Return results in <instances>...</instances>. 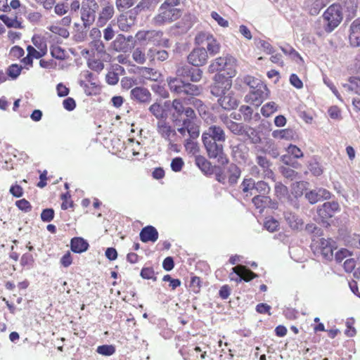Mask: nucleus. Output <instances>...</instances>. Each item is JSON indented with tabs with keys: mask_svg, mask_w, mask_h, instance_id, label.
I'll return each mask as SVG.
<instances>
[{
	"mask_svg": "<svg viewBox=\"0 0 360 360\" xmlns=\"http://www.w3.org/2000/svg\"><path fill=\"white\" fill-rule=\"evenodd\" d=\"M284 219L290 228L292 230H301L304 226V221L297 214L286 211L283 213Z\"/></svg>",
	"mask_w": 360,
	"mask_h": 360,
	"instance_id": "18",
	"label": "nucleus"
},
{
	"mask_svg": "<svg viewBox=\"0 0 360 360\" xmlns=\"http://www.w3.org/2000/svg\"><path fill=\"white\" fill-rule=\"evenodd\" d=\"M269 91L264 83H259V86H255L250 90L248 94L245 97L247 103H250L255 106H259L263 101L267 98Z\"/></svg>",
	"mask_w": 360,
	"mask_h": 360,
	"instance_id": "7",
	"label": "nucleus"
},
{
	"mask_svg": "<svg viewBox=\"0 0 360 360\" xmlns=\"http://www.w3.org/2000/svg\"><path fill=\"white\" fill-rule=\"evenodd\" d=\"M270 202L269 197L266 195H257L252 198V203L256 208L262 210Z\"/></svg>",
	"mask_w": 360,
	"mask_h": 360,
	"instance_id": "37",
	"label": "nucleus"
},
{
	"mask_svg": "<svg viewBox=\"0 0 360 360\" xmlns=\"http://www.w3.org/2000/svg\"><path fill=\"white\" fill-rule=\"evenodd\" d=\"M71 250L75 253H82L88 250L89 243L86 240L80 237H75L70 242Z\"/></svg>",
	"mask_w": 360,
	"mask_h": 360,
	"instance_id": "24",
	"label": "nucleus"
},
{
	"mask_svg": "<svg viewBox=\"0 0 360 360\" xmlns=\"http://www.w3.org/2000/svg\"><path fill=\"white\" fill-rule=\"evenodd\" d=\"M256 162L263 169L266 176H269L274 174L273 172L270 169L271 163L266 157L257 155Z\"/></svg>",
	"mask_w": 360,
	"mask_h": 360,
	"instance_id": "33",
	"label": "nucleus"
},
{
	"mask_svg": "<svg viewBox=\"0 0 360 360\" xmlns=\"http://www.w3.org/2000/svg\"><path fill=\"white\" fill-rule=\"evenodd\" d=\"M98 4L95 0H84L82 2L81 19L85 28H89L95 21Z\"/></svg>",
	"mask_w": 360,
	"mask_h": 360,
	"instance_id": "5",
	"label": "nucleus"
},
{
	"mask_svg": "<svg viewBox=\"0 0 360 360\" xmlns=\"http://www.w3.org/2000/svg\"><path fill=\"white\" fill-rule=\"evenodd\" d=\"M318 194L319 193L317 192V190L314 189L309 192H307L305 193V198L311 204H314L321 200Z\"/></svg>",
	"mask_w": 360,
	"mask_h": 360,
	"instance_id": "61",
	"label": "nucleus"
},
{
	"mask_svg": "<svg viewBox=\"0 0 360 360\" xmlns=\"http://www.w3.org/2000/svg\"><path fill=\"white\" fill-rule=\"evenodd\" d=\"M15 205L19 210H20L25 212H30L32 208L30 202L24 198L17 200L15 202Z\"/></svg>",
	"mask_w": 360,
	"mask_h": 360,
	"instance_id": "54",
	"label": "nucleus"
},
{
	"mask_svg": "<svg viewBox=\"0 0 360 360\" xmlns=\"http://www.w3.org/2000/svg\"><path fill=\"white\" fill-rule=\"evenodd\" d=\"M195 41L198 44L206 43V51L212 56H214L220 51V43L209 32H201L198 33L195 36Z\"/></svg>",
	"mask_w": 360,
	"mask_h": 360,
	"instance_id": "8",
	"label": "nucleus"
},
{
	"mask_svg": "<svg viewBox=\"0 0 360 360\" xmlns=\"http://www.w3.org/2000/svg\"><path fill=\"white\" fill-rule=\"evenodd\" d=\"M202 71L199 68H192L190 79L193 82H198L202 79Z\"/></svg>",
	"mask_w": 360,
	"mask_h": 360,
	"instance_id": "62",
	"label": "nucleus"
},
{
	"mask_svg": "<svg viewBox=\"0 0 360 360\" xmlns=\"http://www.w3.org/2000/svg\"><path fill=\"white\" fill-rule=\"evenodd\" d=\"M275 192L278 198H281L288 194V188L285 186L281 183L276 184L275 186Z\"/></svg>",
	"mask_w": 360,
	"mask_h": 360,
	"instance_id": "64",
	"label": "nucleus"
},
{
	"mask_svg": "<svg viewBox=\"0 0 360 360\" xmlns=\"http://www.w3.org/2000/svg\"><path fill=\"white\" fill-rule=\"evenodd\" d=\"M232 270H240L241 276H243V281L246 282H248L256 277V274L246 268L245 266L238 265L232 268Z\"/></svg>",
	"mask_w": 360,
	"mask_h": 360,
	"instance_id": "36",
	"label": "nucleus"
},
{
	"mask_svg": "<svg viewBox=\"0 0 360 360\" xmlns=\"http://www.w3.org/2000/svg\"><path fill=\"white\" fill-rule=\"evenodd\" d=\"M264 228L270 232H274L277 230L279 223L277 220L271 218L266 219L264 222Z\"/></svg>",
	"mask_w": 360,
	"mask_h": 360,
	"instance_id": "57",
	"label": "nucleus"
},
{
	"mask_svg": "<svg viewBox=\"0 0 360 360\" xmlns=\"http://www.w3.org/2000/svg\"><path fill=\"white\" fill-rule=\"evenodd\" d=\"M295 135V131L291 129L275 130L272 132V136L275 139L291 140Z\"/></svg>",
	"mask_w": 360,
	"mask_h": 360,
	"instance_id": "28",
	"label": "nucleus"
},
{
	"mask_svg": "<svg viewBox=\"0 0 360 360\" xmlns=\"http://www.w3.org/2000/svg\"><path fill=\"white\" fill-rule=\"evenodd\" d=\"M91 51L100 58H104L107 55L105 46L101 39L92 40L89 43Z\"/></svg>",
	"mask_w": 360,
	"mask_h": 360,
	"instance_id": "23",
	"label": "nucleus"
},
{
	"mask_svg": "<svg viewBox=\"0 0 360 360\" xmlns=\"http://www.w3.org/2000/svg\"><path fill=\"white\" fill-rule=\"evenodd\" d=\"M308 168L311 173L315 176H319L323 173V169L321 165L316 160L310 161L308 165Z\"/></svg>",
	"mask_w": 360,
	"mask_h": 360,
	"instance_id": "43",
	"label": "nucleus"
},
{
	"mask_svg": "<svg viewBox=\"0 0 360 360\" xmlns=\"http://www.w3.org/2000/svg\"><path fill=\"white\" fill-rule=\"evenodd\" d=\"M163 32L156 30H148V39L146 43H152L154 45H160Z\"/></svg>",
	"mask_w": 360,
	"mask_h": 360,
	"instance_id": "35",
	"label": "nucleus"
},
{
	"mask_svg": "<svg viewBox=\"0 0 360 360\" xmlns=\"http://www.w3.org/2000/svg\"><path fill=\"white\" fill-rule=\"evenodd\" d=\"M218 103L226 110H231L238 107L239 101L236 94L229 89L226 94L218 98Z\"/></svg>",
	"mask_w": 360,
	"mask_h": 360,
	"instance_id": "12",
	"label": "nucleus"
},
{
	"mask_svg": "<svg viewBox=\"0 0 360 360\" xmlns=\"http://www.w3.org/2000/svg\"><path fill=\"white\" fill-rule=\"evenodd\" d=\"M335 244L334 240L330 238H321L316 242L313 240L311 248L315 255H321L326 260H331L333 257Z\"/></svg>",
	"mask_w": 360,
	"mask_h": 360,
	"instance_id": "4",
	"label": "nucleus"
},
{
	"mask_svg": "<svg viewBox=\"0 0 360 360\" xmlns=\"http://www.w3.org/2000/svg\"><path fill=\"white\" fill-rule=\"evenodd\" d=\"M52 57L58 60H63L65 58V52L63 49L58 45H52L50 48Z\"/></svg>",
	"mask_w": 360,
	"mask_h": 360,
	"instance_id": "42",
	"label": "nucleus"
},
{
	"mask_svg": "<svg viewBox=\"0 0 360 360\" xmlns=\"http://www.w3.org/2000/svg\"><path fill=\"white\" fill-rule=\"evenodd\" d=\"M182 14L181 9L160 6L158 13L153 18V22L155 25L161 26L170 23L179 19Z\"/></svg>",
	"mask_w": 360,
	"mask_h": 360,
	"instance_id": "1",
	"label": "nucleus"
},
{
	"mask_svg": "<svg viewBox=\"0 0 360 360\" xmlns=\"http://www.w3.org/2000/svg\"><path fill=\"white\" fill-rule=\"evenodd\" d=\"M183 125L186 127L187 132L191 139H195L199 136V126L197 125L195 122H190L189 120H184Z\"/></svg>",
	"mask_w": 360,
	"mask_h": 360,
	"instance_id": "27",
	"label": "nucleus"
},
{
	"mask_svg": "<svg viewBox=\"0 0 360 360\" xmlns=\"http://www.w3.org/2000/svg\"><path fill=\"white\" fill-rule=\"evenodd\" d=\"M157 131L168 143H172V141H176L177 135L175 129L165 120H161L158 122Z\"/></svg>",
	"mask_w": 360,
	"mask_h": 360,
	"instance_id": "10",
	"label": "nucleus"
},
{
	"mask_svg": "<svg viewBox=\"0 0 360 360\" xmlns=\"http://www.w3.org/2000/svg\"><path fill=\"white\" fill-rule=\"evenodd\" d=\"M135 0H116V6L119 11L130 8L134 4Z\"/></svg>",
	"mask_w": 360,
	"mask_h": 360,
	"instance_id": "60",
	"label": "nucleus"
},
{
	"mask_svg": "<svg viewBox=\"0 0 360 360\" xmlns=\"http://www.w3.org/2000/svg\"><path fill=\"white\" fill-rule=\"evenodd\" d=\"M136 18L131 11L121 14L117 18L120 30L127 32L135 24Z\"/></svg>",
	"mask_w": 360,
	"mask_h": 360,
	"instance_id": "17",
	"label": "nucleus"
},
{
	"mask_svg": "<svg viewBox=\"0 0 360 360\" xmlns=\"http://www.w3.org/2000/svg\"><path fill=\"white\" fill-rule=\"evenodd\" d=\"M184 165V162L180 157H176L172 159L170 165L172 170L174 172H179L181 171Z\"/></svg>",
	"mask_w": 360,
	"mask_h": 360,
	"instance_id": "51",
	"label": "nucleus"
},
{
	"mask_svg": "<svg viewBox=\"0 0 360 360\" xmlns=\"http://www.w3.org/2000/svg\"><path fill=\"white\" fill-rule=\"evenodd\" d=\"M141 276L144 279H156L153 267H143L141 271Z\"/></svg>",
	"mask_w": 360,
	"mask_h": 360,
	"instance_id": "59",
	"label": "nucleus"
},
{
	"mask_svg": "<svg viewBox=\"0 0 360 360\" xmlns=\"http://www.w3.org/2000/svg\"><path fill=\"white\" fill-rule=\"evenodd\" d=\"M227 127L234 134H240L243 131V126L240 123H237L232 120H229L226 122Z\"/></svg>",
	"mask_w": 360,
	"mask_h": 360,
	"instance_id": "47",
	"label": "nucleus"
},
{
	"mask_svg": "<svg viewBox=\"0 0 360 360\" xmlns=\"http://www.w3.org/2000/svg\"><path fill=\"white\" fill-rule=\"evenodd\" d=\"M49 30L56 34H58L65 39L68 38L70 35L69 31L67 28L62 27L59 24L56 23L55 25H52L49 27Z\"/></svg>",
	"mask_w": 360,
	"mask_h": 360,
	"instance_id": "39",
	"label": "nucleus"
},
{
	"mask_svg": "<svg viewBox=\"0 0 360 360\" xmlns=\"http://www.w3.org/2000/svg\"><path fill=\"white\" fill-rule=\"evenodd\" d=\"M211 17L218 23V25L223 27H227L229 26V22L221 15H219L216 11L211 13Z\"/></svg>",
	"mask_w": 360,
	"mask_h": 360,
	"instance_id": "63",
	"label": "nucleus"
},
{
	"mask_svg": "<svg viewBox=\"0 0 360 360\" xmlns=\"http://www.w3.org/2000/svg\"><path fill=\"white\" fill-rule=\"evenodd\" d=\"M255 181L250 178V179H244L240 186L242 188L243 193H248L250 191V194L252 195V191L255 189Z\"/></svg>",
	"mask_w": 360,
	"mask_h": 360,
	"instance_id": "48",
	"label": "nucleus"
},
{
	"mask_svg": "<svg viewBox=\"0 0 360 360\" xmlns=\"http://www.w3.org/2000/svg\"><path fill=\"white\" fill-rule=\"evenodd\" d=\"M132 58L136 63L143 65L146 62L147 55L142 49L136 48L132 52Z\"/></svg>",
	"mask_w": 360,
	"mask_h": 360,
	"instance_id": "38",
	"label": "nucleus"
},
{
	"mask_svg": "<svg viewBox=\"0 0 360 360\" xmlns=\"http://www.w3.org/2000/svg\"><path fill=\"white\" fill-rule=\"evenodd\" d=\"M0 20L8 27L21 29L22 28V22L17 20V18H10L9 16L2 14L0 15Z\"/></svg>",
	"mask_w": 360,
	"mask_h": 360,
	"instance_id": "31",
	"label": "nucleus"
},
{
	"mask_svg": "<svg viewBox=\"0 0 360 360\" xmlns=\"http://www.w3.org/2000/svg\"><path fill=\"white\" fill-rule=\"evenodd\" d=\"M349 42L351 46L358 47L360 46V20L356 19L350 26Z\"/></svg>",
	"mask_w": 360,
	"mask_h": 360,
	"instance_id": "20",
	"label": "nucleus"
},
{
	"mask_svg": "<svg viewBox=\"0 0 360 360\" xmlns=\"http://www.w3.org/2000/svg\"><path fill=\"white\" fill-rule=\"evenodd\" d=\"M197 167L205 174H211L212 168L210 162L202 155H196L195 160Z\"/></svg>",
	"mask_w": 360,
	"mask_h": 360,
	"instance_id": "26",
	"label": "nucleus"
},
{
	"mask_svg": "<svg viewBox=\"0 0 360 360\" xmlns=\"http://www.w3.org/2000/svg\"><path fill=\"white\" fill-rule=\"evenodd\" d=\"M340 210L339 203L336 201L326 202L318 208V214L325 219L331 218Z\"/></svg>",
	"mask_w": 360,
	"mask_h": 360,
	"instance_id": "13",
	"label": "nucleus"
},
{
	"mask_svg": "<svg viewBox=\"0 0 360 360\" xmlns=\"http://www.w3.org/2000/svg\"><path fill=\"white\" fill-rule=\"evenodd\" d=\"M184 146L186 151H188L189 153L196 155L199 152V147L198 143L191 139H187Z\"/></svg>",
	"mask_w": 360,
	"mask_h": 360,
	"instance_id": "53",
	"label": "nucleus"
},
{
	"mask_svg": "<svg viewBox=\"0 0 360 360\" xmlns=\"http://www.w3.org/2000/svg\"><path fill=\"white\" fill-rule=\"evenodd\" d=\"M33 44L40 51H47V46L46 41L39 36L34 35L32 38Z\"/></svg>",
	"mask_w": 360,
	"mask_h": 360,
	"instance_id": "45",
	"label": "nucleus"
},
{
	"mask_svg": "<svg viewBox=\"0 0 360 360\" xmlns=\"http://www.w3.org/2000/svg\"><path fill=\"white\" fill-rule=\"evenodd\" d=\"M172 108L177 114L178 116H180L184 114V111L186 109L184 107L183 101L181 98L174 99L172 102Z\"/></svg>",
	"mask_w": 360,
	"mask_h": 360,
	"instance_id": "52",
	"label": "nucleus"
},
{
	"mask_svg": "<svg viewBox=\"0 0 360 360\" xmlns=\"http://www.w3.org/2000/svg\"><path fill=\"white\" fill-rule=\"evenodd\" d=\"M141 75L146 79L157 81L160 73L153 68L143 67L141 68Z\"/></svg>",
	"mask_w": 360,
	"mask_h": 360,
	"instance_id": "32",
	"label": "nucleus"
},
{
	"mask_svg": "<svg viewBox=\"0 0 360 360\" xmlns=\"http://www.w3.org/2000/svg\"><path fill=\"white\" fill-rule=\"evenodd\" d=\"M115 10L112 4L105 1L99 13L96 24L98 27L104 26L107 22L111 19L114 15Z\"/></svg>",
	"mask_w": 360,
	"mask_h": 360,
	"instance_id": "15",
	"label": "nucleus"
},
{
	"mask_svg": "<svg viewBox=\"0 0 360 360\" xmlns=\"http://www.w3.org/2000/svg\"><path fill=\"white\" fill-rule=\"evenodd\" d=\"M22 70V66L18 64H12L7 68L6 74L12 79H15L20 75Z\"/></svg>",
	"mask_w": 360,
	"mask_h": 360,
	"instance_id": "41",
	"label": "nucleus"
},
{
	"mask_svg": "<svg viewBox=\"0 0 360 360\" xmlns=\"http://www.w3.org/2000/svg\"><path fill=\"white\" fill-rule=\"evenodd\" d=\"M54 217V210L52 208L43 210L41 214V219L44 222H50Z\"/></svg>",
	"mask_w": 360,
	"mask_h": 360,
	"instance_id": "56",
	"label": "nucleus"
},
{
	"mask_svg": "<svg viewBox=\"0 0 360 360\" xmlns=\"http://www.w3.org/2000/svg\"><path fill=\"white\" fill-rule=\"evenodd\" d=\"M228 175V184L230 186L235 185L241 175V170L236 164H231L226 169Z\"/></svg>",
	"mask_w": 360,
	"mask_h": 360,
	"instance_id": "22",
	"label": "nucleus"
},
{
	"mask_svg": "<svg viewBox=\"0 0 360 360\" xmlns=\"http://www.w3.org/2000/svg\"><path fill=\"white\" fill-rule=\"evenodd\" d=\"M276 110V104L274 102H269L262 107L261 112L264 117H269Z\"/></svg>",
	"mask_w": 360,
	"mask_h": 360,
	"instance_id": "44",
	"label": "nucleus"
},
{
	"mask_svg": "<svg viewBox=\"0 0 360 360\" xmlns=\"http://www.w3.org/2000/svg\"><path fill=\"white\" fill-rule=\"evenodd\" d=\"M210 158L214 159L219 164L222 165L229 162V159L224 151V143L210 141H202Z\"/></svg>",
	"mask_w": 360,
	"mask_h": 360,
	"instance_id": "2",
	"label": "nucleus"
},
{
	"mask_svg": "<svg viewBox=\"0 0 360 360\" xmlns=\"http://www.w3.org/2000/svg\"><path fill=\"white\" fill-rule=\"evenodd\" d=\"M202 91L201 86L191 84L189 82H184L183 93L185 95L189 96H198Z\"/></svg>",
	"mask_w": 360,
	"mask_h": 360,
	"instance_id": "30",
	"label": "nucleus"
},
{
	"mask_svg": "<svg viewBox=\"0 0 360 360\" xmlns=\"http://www.w3.org/2000/svg\"><path fill=\"white\" fill-rule=\"evenodd\" d=\"M139 237L143 243H155L158 239V232L154 226H146L141 229Z\"/></svg>",
	"mask_w": 360,
	"mask_h": 360,
	"instance_id": "19",
	"label": "nucleus"
},
{
	"mask_svg": "<svg viewBox=\"0 0 360 360\" xmlns=\"http://www.w3.org/2000/svg\"><path fill=\"white\" fill-rule=\"evenodd\" d=\"M254 191H256L260 195H266L270 191V187L265 181H259L255 184Z\"/></svg>",
	"mask_w": 360,
	"mask_h": 360,
	"instance_id": "50",
	"label": "nucleus"
},
{
	"mask_svg": "<svg viewBox=\"0 0 360 360\" xmlns=\"http://www.w3.org/2000/svg\"><path fill=\"white\" fill-rule=\"evenodd\" d=\"M343 87L348 92H354L360 95V79L351 77L349 79V83L343 84Z\"/></svg>",
	"mask_w": 360,
	"mask_h": 360,
	"instance_id": "29",
	"label": "nucleus"
},
{
	"mask_svg": "<svg viewBox=\"0 0 360 360\" xmlns=\"http://www.w3.org/2000/svg\"><path fill=\"white\" fill-rule=\"evenodd\" d=\"M226 136L223 128L218 125H211L202 132V141L225 143Z\"/></svg>",
	"mask_w": 360,
	"mask_h": 360,
	"instance_id": "9",
	"label": "nucleus"
},
{
	"mask_svg": "<svg viewBox=\"0 0 360 360\" xmlns=\"http://www.w3.org/2000/svg\"><path fill=\"white\" fill-rule=\"evenodd\" d=\"M150 112L157 118L161 120L163 117L164 110L160 104L155 103L149 108Z\"/></svg>",
	"mask_w": 360,
	"mask_h": 360,
	"instance_id": "46",
	"label": "nucleus"
},
{
	"mask_svg": "<svg viewBox=\"0 0 360 360\" xmlns=\"http://www.w3.org/2000/svg\"><path fill=\"white\" fill-rule=\"evenodd\" d=\"M208 58L207 51L205 48H195L188 56V62L193 66L205 65Z\"/></svg>",
	"mask_w": 360,
	"mask_h": 360,
	"instance_id": "11",
	"label": "nucleus"
},
{
	"mask_svg": "<svg viewBox=\"0 0 360 360\" xmlns=\"http://www.w3.org/2000/svg\"><path fill=\"white\" fill-rule=\"evenodd\" d=\"M224 60L222 71L226 77L233 78L236 75L237 60L229 54L224 56Z\"/></svg>",
	"mask_w": 360,
	"mask_h": 360,
	"instance_id": "16",
	"label": "nucleus"
},
{
	"mask_svg": "<svg viewBox=\"0 0 360 360\" xmlns=\"http://www.w3.org/2000/svg\"><path fill=\"white\" fill-rule=\"evenodd\" d=\"M167 82L172 92L177 94H181L183 93L185 82L176 77H169L167 79Z\"/></svg>",
	"mask_w": 360,
	"mask_h": 360,
	"instance_id": "25",
	"label": "nucleus"
},
{
	"mask_svg": "<svg viewBox=\"0 0 360 360\" xmlns=\"http://www.w3.org/2000/svg\"><path fill=\"white\" fill-rule=\"evenodd\" d=\"M100 59H89L87 63L88 67L94 71L101 72L104 68V65Z\"/></svg>",
	"mask_w": 360,
	"mask_h": 360,
	"instance_id": "49",
	"label": "nucleus"
},
{
	"mask_svg": "<svg viewBox=\"0 0 360 360\" xmlns=\"http://www.w3.org/2000/svg\"><path fill=\"white\" fill-rule=\"evenodd\" d=\"M131 37L127 38L123 34H118L116 39L112 41V48L116 51L127 52L130 46L129 42L131 41Z\"/></svg>",
	"mask_w": 360,
	"mask_h": 360,
	"instance_id": "21",
	"label": "nucleus"
},
{
	"mask_svg": "<svg viewBox=\"0 0 360 360\" xmlns=\"http://www.w3.org/2000/svg\"><path fill=\"white\" fill-rule=\"evenodd\" d=\"M27 54L31 56L32 58L39 59L44 56L46 53L45 51H41L40 50H36L31 45L27 46Z\"/></svg>",
	"mask_w": 360,
	"mask_h": 360,
	"instance_id": "58",
	"label": "nucleus"
},
{
	"mask_svg": "<svg viewBox=\"0 0 360 360\" xmlns=\"http://www.w3.org/2000/svg\"><path fill=\"white\" fill-rule=\"evenodd\" d=\"M231 78L226 77L224 74L217 73L213 77V84L210 86L211 94L218 98H220L226 94L232 86Z\"/></svg>",
	"mask_w": 360,
	"mask_h": 360,
	"instance_id": "6",
	"label": "nucleus"
},
{
	"mask_svg": "<svg viewBox=\"0 0 360 360\" xmlns=\"http://www.w3.org/2000/svg\"><path fill=\"white\" fill-rule=\"evenodd\" d=\"M96 352L103 356H111L115 352V347L112 345H103L98 346Z\"/></svg>",
	"mask_w": 360,
	"mask_h": 360,
	"instance_id": "40",
	"label": "nucleus"
},
{
	"mask_svg": "<svg viewBox=\"0 0 360 360\" xmlns=\"http://www.w3.org/2000/svg\"><path fill=\"white\" fill-rule=\"evenodd\" d=\"M287 151L288 154L295 158L298 159L303 157L302 151L295 145L290 144L287 148Z\"/></svg>",
	"mask_w": 360,
	"mask_h": 360,
	"instance_id": "55",
	"label": "nucleus"
},
{
	"mask_svg": "<svg viewBox=\"0 0 360 360\" xmlns=\"http://www.w3.org/2000/svg\"><path fill=\"white\" fill-rule=\"evenodd\" d=\"M323 18L327 25L325 28L328 32H331L337 27L342 20V8L340 5L333 4L330 6L323 15Z\"/></svg>",
	"mask_w": 360,
	"mask_h": 360,
	"instance_id": "3",
	"label": "nucleus"
},
{
	"mask_svg": "<svg viewBox=\"0 0 360 360\" xmlns=\"http://www.w3.org/2000/svg\"><path fill=\"white\" fill-rule=\"evenodd\" d=\"M224 56L218 57L213 60L208 67V72L210 73L217 72L220 73L222 71Z\"/></svg>",
	"mask_w": 360,
	"mask_h": 360,
	"instance_id": "34",
	"label": "nucleus"
},
{
	"mask_svg": "<svg viewBox=\"0 0 360 360\" xmlns=\"http://www.w3.org/2000/svg\"><path fill=\"white\" fill-rule=\"evenodd\" d=\"M131 98L139 103H146L150 101L151 94L148 89L142 86H136L130 91Z\"/></svg>",
	"mask_w": 360,
	"mask_h": 360,
	"instance_id": "14",
	"label": "nucleus"
}]
</instances>
